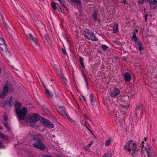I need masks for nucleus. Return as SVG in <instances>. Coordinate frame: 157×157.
<instances>
[{"mask_svg": "<svg viewBox=\"0 0 157 157\" xmlns=\"http://www.w3.org/2000/svg\"><path fill=\"white\" fill-rule=\"evenodd\" d=\"M120 92L118 88H114L110 93V96L112 97L115 98L119 94Z\"/></svg>", "mask_w": 157, "mask_h": 157, "instance_id": "9b49d317", "label": "nucleus"}, {"mask_svg": "<svg viewBox=\"0 0 157 157\" xmlns=\"http://www.w3.org/2000/svg\"><path fill=\"white\" fill-rule=\"evenodd\" d=\"M132 140L128 141L125 144L124 148L126 150H128L129 152L134 154L138 150L136 144L132 143Z\"/></svg>", "mask_w": 157, "mask_h": 157, "instance_id": "f257e3e1", "label": "nucleus"}, {"mask_svg": "<svg viewBox=\"0 0 157 157\" xmlns=\"http://www.w3.org/2000/svg\"><path fill=\"white\" fill-rule=\"evenodd\" d=\"M142 144H141V145H140V146L141 147H144V145L143 144V143H144V142L143 141H142Z\"/></svg>", "mask_w": 157, "mask_h": 157, "instance_id": "6e6d98bb", "label": "nucleus"}, {"mask_svg": "<svg viewBox=\"0 0 157 157\" xmlns=\"http://www.w3.org/2000/svg\"><path fill=\"white\" fill-rule=\"evenodd\" d=\"M87 128L90 131V132H91V133H92V134L94 136V134L92 133V132L87 127Z\"/></svg>", "mask_w": 157, "mask_h": 157, "instance_id": "13d9d810", "label": "nucleus"}, {"mask_svg": "<svg viewBox=\"0 0 157 157\" xmlns=\"http://www.w3.org/2000/svg\"><path fill=\"white\" fill-rule=\"evenodd\" d=\"M98 22H100V20H98Z\"/></svg>", "mask_w": 157, "mask_h": 157, "instance_id": "338daca9", "label": "nucleus"}, {"mask_svg": "<svg viewBox=\"0 0 157 157\" xmlns=\"http://www.w3.org/2000/svg\"><path fill=\"white\" fill-rule=\"evenodd\" d=\"M2 127H0V129H2Z\"/></svg>", "mask_w": 157, "mask_h": 157, "instance_id": "69168bd1", "label": "nucleus"}, {"mask_svg": "<svg viewBox=\"0 0 157 157\" xmlns=\"http://www.w3.org/2000/svg\"><path fill=\"white\" fill-rule=\"evenodd\" d=\"M149 5L151 9L153 10L155 9L157 6V5H155L152 4H150Z\"/></svg>", "mask_w": 157, "mask_h": 157, "instance_id": "79ce46f5", "label": "nucleus"}, {"mask_svg": "<svg viewBox=\"0 0 157 157\" xmlns=\"http://www.w3.org/2000/svg\"><path fill=\"white\" fill-rule=\"evenodd\" d=\"M97 12L95 11L93 13L92 15V17L94 18L95 21L97 20Z\"/></svg>", "mask_w": 157, "mask_h": 157, "instance_id": "c85d7f7f", "label": "nucleus"}, {"mask_svg": "<svg viewBox=\"0 0 157 157\" xmlns=\"http://www.w3.org/2000/svg\"><path fill=\"white\" fill-rule=\"evenodd\" d=\"M82 34L84 36L86 39L89 40H91L93 41H97L98 40L94 33L89 30H84L82 32Z\"/></svg>", "mask_w": 157, "mask_h": 157, "instance_id": "f03ea898", "label": "nucleus"}, {"mask_svg": "<svg viewBox=\"0 0 157 157\" xmlns=\"http://www.w3.org/2000/svg\"><path fill=\"white\" fill-rule=\"evenodd\" d=\"M80 100L82 101L86 102V99L85 97L83 96L82 95L79 97Z\"/></svg>", "mask_w": 157, "mask_h": 157, "instance_id": "72a5a7b5", "label": "nucleus"}, {"mask_svg": "<svg viewBox=\"0 0 157 157\" xmlns=\"http://www.w3.org/2000/svg\"><path fill=\"white\" fill-rule=\"evenodd\" d=\"M140 111V108L139 106L138 105H137L136 106V112L135 113L137 114Z\"/></svg>", "mask_w": 157, "mask_h": 157, "instance_id": "473e14b6", "label": "nucleus"}, {"mask_svg": "<svg viewBox=\"0 0 157 157\" xmlns=\"http://www.w3.org/2000/svg\"><path fill=\"white\" fill-rule=\"evenodd\" d=\"M56 100L54 101V105L56 106H59L58 105H61L62 103V101L60 97L59 96H56Z\"/></svg>", "mask_w": 157, "mask_h": 157, "instance_id": "ddd939ff", "label": "nucleus"}, {"mask_svg": "<svg viewBox=\"0 0 157 157\" xmlns=\"http://www.w3.org/2000/svg\"><path fill=\"white\" fill-rule=\"evenodd\" d=\"M118 44H117L118 45H119V44H120V42H118Z\"/></svg>", "mask_w": 157, "mask_h": 157, "instance_id": "774afa93", "label": "nucleus"}, {"mask_svg": "<svg viewBox=\"0 0 157 157\" xmlns=\"http://www.w3.org/2000/svg\"><path fill=\"white\" fill-rule=\"evenodd\" d=\"M15 107L16 109H20L21 106V104L16 100L14 102Z\"/></svg>", "mask_w": 157, "mask_h": 157, "instance_id": "f3484780", "label": "nucleus"}, {"mask_svg": "<svg viewBox=\"0 0 157 157\" xmlns=\"http://www.w3.org/2000/svg\"><path fill=\"white\" fill-rule=\"evenodd\" d=\"M138 48V50L141 51L143 49V46L142 42L140 41H139L138 42L137 45Z\"/></svg>", "mask_w": 157, "mask_h": 157, "instance_id": "6ab92c4d", "label": "nucleus"}, {"mask_svg": "<svg viewBox=\"0 0 157 157\" xmlns=\"http://www.w3.org/2000/svg\"><path fill=\"white\" fill-rule=\"evenodd\" d=\"M148 157H153L151 156H150V155H148Z\"/></svg>", "mask_w": 157, "mask_h": 157, "instance_id": "680f3d73", "label": "nucleus"}, {"mask_svg": "<svg viewBox=\"0 0 157 157\" xmlns=\"http://www.w3.org/2000/svg\"><path fill=\"white\" fill-rule=\"evenodd\" d=\"M139 41H138V40H136V42H135V44L136 45H137L138 42Z\"/></svg>", "mask_w": 157, "mask_h": 157, "instance_id": "5fc2aeb1", "label": "nucleus"}, {"mask_svg": "<svg viewBox=\"0 0 157 157\" xmlns=\"http://www.w3.org/2000/svg\"><path fill=\"white\" fill-rule=\"evenodd\" d=\"M57 9L58 10V11L59 12H61L62 13H63V10L61 8L60 6L59 5H58L57 4Z\"/></svg>", "mask_w": 157, "mask_h": 157, "instance_id": "7c9ffc66", "label": "nucleus"}, {"mask_svg": "<svg viewBox=\"0 0 157 157\" xmlns=\"http://www.w3.org/2000/svg\"><path fill=\"white\" fill-rule=\"evenodd\" d=\"M61 79H62V81L63 82H64L65 83H66V82H67V79L63 77Z\"/></svg>", "mask_w": 157, "mask_h": 157, "instance_id": "8fccbe9b", "label": "nucleus"}, {"mask_svg": "<svg viewBox=\"0 0 157 157\" xmlns=\"http://www.w3.org/2000/svg\"><path fill=\"white\" fill-rule=\"evenodd\" d=\"M27 38L32 42L33 43L36 45H38V40L36 38H34L31 34H29L27 35Z\"/></svg>", "mask_w": 157, "mask_h": 157, "instance_id": "1a4fd4ad", "label": "nucleus"}, {"mask_svg": "<svg viewBox=\"0 0 157 157\" xmlns=\"http://www.w3.org/2000/svg\"><path fill=\"white\" fill-rule=\"evenodd\" d=\"M44 37L45 40H46L48 41L50 40V38L49 37V36L47 34L45 35L44 36Z\"/></svg>", "mask_w": 157, "mask_h": 157, "instance_id": "ea45409f", "label": "nucleus"}, {"mask_svg": "<svg viewBox=\"0 0 157 157\" xmlns=\"http://www.w3.org/2000/svg\"><path fill=\"white\" fill-rule=\"evenodd\" d=\"M45 94L49 98H51L53 96V94L52 93L48 91L46 88H45Z\"/></svg>", "mask_w": 157, "mask_h": 157, "instance_id": "aec40b11", "label": "nucleus"}, {"mask_svg": "<svg viewBox=\"0 0 157 157\" xmlns=\"http://www.w3.org/2000/svg\"><path fill=\"white\" fill-rule=\"evenodd\" d=\"M41 121L44 124L45 127L53 128L54 127V124L52 122L42 117Z\"/></svg>", "mask_w": 157, "mask_h": 157, "instance_id": "20e7f679", "label": "nucleus"}, {"mask_svg": "<svg viewBox=\"0 0 157 157\" xmlns=\"http://www.w3.org/2000/svg\"><path fill=\"white\" fill-rule=\"evenodd\" d=\"M94 142L93 141H91L90 142L87 144L86 146V147H89Z\"/></svg>", "mask_w": 157, "mask_h": 157, "instance_id": "37998d69", "label": "nucleus"}, {"mask_svg": "<svg viewBox=\"0 0 157 157\" xmlns=\"http://www.w3.org/2000/svg\"><path fill=\"white\" fill-rule=\"evenodd\" d=\"M81 73H82V74L83 77H84V79L86 81V85L88 86V84L87 83V80H86V75L84 74V71H81Z\"/></svg>", "mask_w": 157, "mask_h": 157, "instance_id": "c756f323", "label": "nucleus"}, {"mask_svg": "<svg viewBox=\"0 0 157 157\" xmlns=\"http://www.w3.org/2000/svg\"><path fill=\"white\" fill-rule=\"evenodd\" d=\"M2 124L5 127L6 130L8 132L9 131L10 129L11 128L10 127L8 123L7 122H3L2 123Z\"/></svg>", "mask_w": 157, "mask_h": 157, "instance_id": "4be33fe9", "label": "nucleus"}, {"mask_svg": "<svg viewBox=\"0 0 157 157\" xmlns=\"http://www.w3.org/2000/svg\"><path fill=\"white\" fill-rule=\"evenodd\" d=\"M123 3L124 4H128L127 1L126 0H123Z\"/></svg>", "mask_w": 157, "mask_h": 157, "instance_id": "603ef678", "label": "nucleus"}, {"mask_svg": "<svg viewBox=\"0 0 157 157\" xmlns=\"http://www.w3.org/2000/svg\"><path fill=\"white\" fill-rule=\"evenodd\" d=\"M145 149L148 155L154 157L155 154L154 151L153 149H150V151H148L146 147H145Z\"/></svg>", "mask_w": 157, "mask_h": 157, "instance_id": "dca6fc26", "label": "nucleus"}, {"mask_svg": "<svg viewBox=\"0 0 157 157\" xmlns=\"http://www.w3.org/2000/svg\"><path fill=\"white\" fill-rule=\"evenodd\" d=\"M1 16H2V19H3V17L2 15Z\"/></svg>", "mask_w": 157, "mask_h": 157, "instance_id": "e2e57ef3", "label": "nucleus"}, {"mask_svg": "<svg viewBox=\"0 0 157 157\" xmlns=\"http://www.w3.org/2000/svg\"><path fill=\"white\" fill-rule=\"evenodd\" d=\"M124 78L126 82H129L131 80V76L129 72L125 73L124 75Z\"/></svg>", "mask_w": 157, "mask_h": 157, "instance_id": "f8f14e48", "label": "nucleus"}, {"mask_svg": "<svg viewBox=\"0 0 157 157\" xmlns=\"http://www.w3.org/2000/svg\"><path fill=\"white\" fill-rule=\"evenodd\" d=\"M5 147L4 145L0 141V148H3Z\"/></svg>", "mask_w": 157, "mask_h": 157, "instance_id": "a18cd8bd", "label": "nucleus"}, {"mask_svg": "<svg viewBox=\"0 0 157 157\" xmlns=\"http://www.w3.org/2000/svg\"><path fill=\"white\" fill-rule=\"evenodd\" d=\"M101 47L102 49L105 51L106 50L107 48H108L106 45L104 44H102Z\"/></svg>", "mask_w": 157, "mask_h": 157, "instance_id": "4c0bfd02", "label": "nucleus"}, {"mask_svg": "<svg viewBox=\"0 0 157 157\" xmlns=\"http://www.w3.org/2000/svg\"><path fill=\"white\" fill-rule=\"evenodd\" d=\"M84 1H85V2H89L90 1V0H84Z\"/></svg>", "mask_w": 157, "mask_h": 157, "instance_id": "052dcab7", "label": "nucleus"}, {"mask_svg": "<svg viewBox=\"0 0 157 157\" xmlns=\"http://www.w3.org/2000/svg\"><path fill=\"white\" fill-rule=\"evenodd\" d=\"M5 43L4 40L2 38H0V45Z\"/></svg>", "mask_w": 157, "mask_h": 157, "instance_id": "58836bf2", "label": "nucleus"}, {"mask_svg": "<svg viewBox=\"0 0 157 157\" xmlns=\"http://www.w3.org/2000/svg\"><path fill=\"white\" fill-rule=\"evenodd\" d=\"M28 135L29 137H30L31 139H33V140L36 142L40 141V139L39 136L33 134V132L31 133L30 132Z\"/></svg>", "mask_w": 157, "mask_h": 157, "instance_id": "9d476101", "label": "nucleus"}, {"mask_svg": "<svg viewBox=\"0 0 157 157\" xmlns=\"http://www.w3.org/2000/svg\"><path fill=\"white\" fill-rule=\"evenodd\" d=\"M57 109L59 112L63 117L65 118L69 119L70 117L68 116L66 111V109L63 106H58Z\"/></svg>", "mask_w": 157, "mask_h": 157, "instance_id": "423d86ee", "label": "nucleus"}, {"mask_svg": "<svg viewBox=\"0 0 157 157\" xmlns=\"http://www.w3.org/2000/svg\"><path fill=\"white\" fill-rule=\"evenodd\" d=\"M60 2L61 4L63 7L66 9L67 11H69V9L67 8V6L65 4V2L64 0H58Z\"/></svg>", "mask_w": 157, "mask_h": 157, "instance_id": "412c9836", "label": "nucleus"}, {"mask_svg": "<svg viewBox=\"0 0 157 157\" xmlns=\"http://www.w3.org/2000/svg\"><path fill=\"white\" fill-rule=\"evenodd\" d=\"M94 95L93 94H90V99L91 101L92 105H93V106L94 105V104H93V102L94 101Z\"/></svg>", "mask_w": 157, "mask_h": 157, "instance_id": "cd10ccee", "label": "nucleus"}, {"mask_svg": "<svg viewBox=\"0 0 157 157\" xmlns=\"http://www.w3.org/2000/svg\"><path fill=\"white\" fill-rule=\"evenodd\" d=\"M29 118L30 122H35L39 120V116L38 114L34 113L30 116Z\"/></svg>", "mask_w": 157, "mask_h": 157, "instance_id": "0eeeda50", "label": "nucleus"}, {"mask_svg": "<svg viewBox=\"0 0 157 157\" xmlns=\"http://www.w3.org/2000/svg\"><path fill=\"white\" fill-rule=\"evenodd\" d=\"M62 50L63 53V54L64 55L66 56V55H67V53L65 49H64L63 48H62Z\"/></svg>", "mask_w": 157, "mask_h": 157, "instance_id": "49530a36", "label": "nucleus"}, {"mask_svg": "<svg viewBox=\"0 0 157 157\" xmlns=\"http://www.w3.org/2000/svg\"><path fill=\"white\" fill-rule=\"evenodd\" d=\"M150 149H152V147H151V146H150V147H148V149L147 150H148V151H150Z\"/></svg>", "mask_w": 157, "mask_h": 157, "instance_id": "864d4df0", "label": "nucleus"}, {"mask_svg": "<svg viewBox=\"0 0 157 157\" xmlns=\"http://www.w3.org/2000/svg\"><path fill=\"white\" fill-rule=\"evenodd\" d=\"M23 157H29V156H24Z\"/></svg>", "mask_w": 157, "mask_h": 157, "instance_id": "0e129e2a", "label": "nucleus"}, {"mask_svg": "<svg viewBox=\"0 0 157 157\" xmlns=\"http://www.w3.org/2000/svg\"><path fill=\"white\" fill-rule=\"evenodd\" d=\"M111 154L110 153H105L102 157H111Z\"/></svg>", "mask_w": 157, "mask_h": 157, "instance_id": "f704fd0d", "label": "nucleus"}, {"mask_svg": "<svg viewBox=\"0 0 157 157\" xmlns=\"http://www.w3.org/2000/svg\"><path fill=\"white\" fill-rule=\"evenodd\" d=\"M132 40L134 41V42L138 40L136 36V33L134 32L132 33V36L131 37Z\"/></svg>", "mask_w": 157, "mask_h": 157, "instance_id": "393cba45", "label": "nucleus"}, {"mask_svg": "<svg viewBox=\"0 0 157 157\" xmlns=\"http://www.w3.org/2000/svg\"><path fill=\"white\" fill-rule=\"evenodd\" d=\"M0 137L4 139L5 140H7L9 139L8 136L4 134L1 133L0 131Z\"/></svg>", "mask_w": 157, "mask_h": 157, "instance_id": "b1692460", "label": "nucleus"}, {"mask_svg": "<svg viewBox=\"0 0 157 157\" xmlns=\"http://www.w3.org/2000/svg\"><path fill=\"white\" fill-rule=\"evenodd\" d=\"M79 60L80 63V64L81 65V66L83 68H85V66L83 62V58L81 56L79 57Z\"/></svg>", "mask_w": 157, "mask_h": 157, "instance_id": "a878e982", "label": "nucleus"}, {"mask_svg": "<svg viewBox=\"0 0 157 157\" xmlns=\"http://www.w3.org/2000/svg\"><path fill=\"white\" fill-rule=\"evenodd\" d=\"M3 119L5 121V122H6V121H7V117L6 116H4L3 117Z\"/></svg>", "mask_w": 157, "mask_h": 157, "instance_id": "09e8293b", "label": "nucleus"}, {"mask_svg": "<svg viewBox=\"0 0 157 157\" xmlns=\"http://www.w3.org/2000/svg\"><path fill=\"white\" fill-rule=\"evenodd\" d=\"M122 51H123V52L124 54L126 52V51L124 49L122 50Z\"/></svg>", "mask_w": 157, "mask_h": 157, "instance_id": "4d7b16f0", "label": "nucleus"}, {"mask_svg": "<svg viewBox=\"0 0 157 157\" xmlns=\"http://www.w3.org/2000/svg\"><path fill=\"white\" fill-rule=\"evenodd\" d=\"M111 142V140L110 139H109L105 142V145L106 146H109Z\"/></svg>", "mask_w": 157, "mask_h": 157, "instance_id": "c9c22d12", "label": "nucleus"}, {"mask_svg": "<svg viewBox=\"0 0 157 157\" xmlns=\"http://www.w3.org/2000/svg\"><path fill=\"white\" fill-rule=\"evenodd\" d=\"M145 1H147V2L148 0H139V4H143L144 3Z\"/></svg>", "mask_w": 157, "mask_h": 157, "instance_id": "a19ab883", "label": "nucleus"}, {"mask_svg": "<svg viewBox=\"0 0 157 157\" xmlns=\"http://www.w3.org/2000/svg\"><path fill=\"white\" fill-rule=\"evenodd\" d=\"M148 15L147 13H145L144 14L145 21L146 22L147 21V17Z\"/></svg>", "mask_w": 157, "mask_h": 157, "instance_id": "c03bdc74", "label": "nucleus"}, {"mask_svg": "<svg viewBox=\"0 0 157 157\" xmlns=\"http://www.w3.org/2000/svg\"><path fill=\"white\" fill-rule=\"evenodd\" d=\"M2 20L3 21L4 25L6 29L7 30H9L10 29L9 27L6 24V23L3 21V19Z\"/></svg>", "mask_w": 157, "mask_h": 157, "instance_id": "e433bc0d", "label": "nucleus"}, {"mask_svg": "<svg viewBox=\"0 0 157 157\" xmlns=\"http://www.w3.org/2000/svg\"><path fill=\"white\" fill-rule=\"evenodd\" d=\"M9 91V87L5 86L3 88L2 93L0 94V97L1 98H4L7 95Z\"/></svg>", "mask_w": 157, "mask_h": 157, "instance_id": "6e6552de", "label": "nucleus"}, {"mask_svg": "<svg viewBox=\"0 0 157 157\" xmlns=\"http://www.w3.org/2000/svg\"><path fill=\"white\" fill-rule=\"evenodd\" d=\"M42 157H52L48 155H43Z\"/></svg>", "mask_w": 157, "mask_h": 157, "instance_id": "3c124183", "label": "nucleus"}, {"mask_svg": "<svg viewBox=\"0 0 157 157\" xmlns=\"http://www.w3.org/2000/svg\"><path fill=\"white\" fill-rule=\"evenodd\" d=\"M147 2L149 3L150 4L157 5V0H148Z\"/></svg>", "mask_w": 157, "mask_h": 157, "instance_id": "bb28decb", "label": "nucleus"}, {"mask_svg": "<svg viewBox=\"0 0 157 157\" xmlns=\"http://www.w3.org/2000/svg\"><path fill=\"white\" fill-rule=\"evenodd\" d=\"M13 97L12 96L10 97L9 100H6L4 102V104L8 105L9 107H12V103L13 102Z\"/></svg>", "mask_w": 157, "mask_h": 157, "instance_id": "4468645a", "label": "nucleus"}, {"mask_svg": "<svg viewBox=\"0 0 157 157\" xmlns=\"http://www.w3.org/2000/svg\"><path fill=\"white\" fill-rule=\"evenodd\" d=\"M52 8L55 9V10H56L57 9V7L56 3L55 2H52Z\"/></svg>", "mask_w": 157, "mask_h": 157, "instance_id": "2f4dec72", "label": "nucleus"}, {"mask_svg": "<svg viewBox=\"0 0 157 157\" xmlns=\"http://www.w3.org/2000/svg\"><path fill=\"white\" fill-rule=\"evenodd\" d=\"M71 2L75 5H78L80 8L82 7V2L81 0H70Z\"/></svg>", "mask_w": 157, "mask_h": 157, "instance_id": "2eb2a0df", "label": "nucleus"}, {"mask_svg": "<svg viewBox=\"0 0 157 157\" xmlns=\"http://www.w3.org/2000/svg\"><path fill=\"white\" fill-rule=\"evenodd\" d=\"M0 48L2 51L7 52L8 51L5 43L0 45Z\"/></svg>", "mask_w": 157, "mask_h": 157, "instance_id": "a211bd4d", "label": "nucleus"}, {"mask_svg": "<svg viewBox=\"0 0 157 157\" xmlns=\"http://www.w3.org/2000/svg\"><path fill=\"white\" fill-rule=\"evenodd\" d=\"M15 112L18 118L20 120H23L27 114V111L26 108L23 107L21 109H16Z\"/></svg>", "mask_w": 157, "mask_h": 157, "instance_id": "7ed1b4c3", "label": "nucleus"}, {"mask_svg": "<svg viewBox=\"0 0 157 157\" xmlns=\"http://www.w3.org/2000/svg\"><path fill=\"white\" fill-rule=\"evenodd\" d=\"M118 31V25L117 23L115 24L113 27V33H115Z\"/></svg>", "mask_w": 157, "mask_h": 157, "instance_id": "5701e85b", "label": "nucleus"}, {"mask_svg": "<svg viewBox=\"0 0 157 157\" xmlns=\"http://www.w3.org/2000/svg\"><path fill=\"white\" fill-rule=\"evenodd\" d=\"M32 145L35 148L42 151L44 150L46 148L45 145L40 141L35 142Z\"/></svg>", "mask_w": 157, "mask_h": 157, "instance_id": "39448f33", "label": "nucleus"}, {"mask_svg": "<svg viewBox=\"0 0 157 157\" xmlns=\"http://www.w3.org/2000/svg\"><path fill=\"white\" fill-rule=\"evenodd\" d=\"M85 118H86V120H88L89 119L86 116H85Z\"/></svg>", "mask_w": 157, "mask_h": 157, "instance_id": "bf43d9fd", "label": "nucleus"}, {"mask_svg": "<svg viewBox=\"0 0 157 157\" xmlns=\"http://www.w3.org/2000/svg\"><path fill=\"white\" fill-rule=\"evenodd\" d=\"M9 87V90L11 92L12 91H13V88L11 85H10V86H8Z\"/></svg>", "mask_w": 157, "mask_h": 157, "instance_id": "de8ad7c7", "label": "nucleus"}]
</instances>
